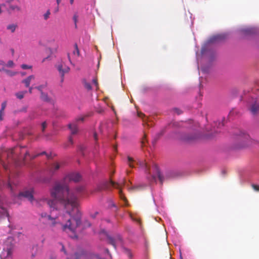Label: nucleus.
Wrapping results in <instances>:
<instances>
[{"instance_id": "nucleus-1", "label": "nucleus", "mask_w": 259, "mask_h": 259, "mask_svg": "<svg viewBox=\"0 0 259 259\" xmlns=\"http://www.w3.org/2000/svg\"><path fill=\"white\" fill-rule=\"evenodd\" d=\"M83 190V187L79 186L70 190L67 186L56 184L51 190V195L54 199H45L44 200L51 208L55 207L56 201L59 202L64 206L66 214L53 217L51 214L43 212L40 214L39 221H41V219L51 221V227L59 225L61 230L70 237L77 239V229L81 223V213L78 209V198Z\"/></svg>"}, {"instance_id": "nucleus-2", "label": "nucleus", "mask_w": 259, "mask_h": 259, "mask_svg": "<svg viewBox=\"0 0 259 259\" xmlns=\"http://www.w3.org/2000/svg\"><path fill=\"white\" fill-rule=\"evenodd\" d=\"M23 147H15L13 149H9L7 151H5L3 153L2 157L0 158V160L1 161L2 164L3 165L4 168L5 169H8V166L6 165L5 162L4 161V157H6L7 158L8 162H12L15 161V159L16 157L17 152L18 149H20L21 148H23Z\"/></svg>"}, {"instance_id": "nucleus-3", "label": "nucleus", "mask_w": 259, "mask_h": 259, "mask_svg": "<svg viewBox=\"0 0 259 259\" xmlns=\"http://www.w3.org/2000/svg\"><path fill=\"white\" fill-rule=\"evenodd\" d=\"M14 247L13 239L9 237L4 243V247L2 255L6 258H11L12 256Z\"/></svg>"}, {"instance_id": "nucleus-4", "label": "nucleus", "mask_w": 259, "mask_h": 259, "mask_svg": "<svg viewBox=\"0 0 259 259\" xmlns=\"http://www.w3.org/2000/svg\"><path fill=\"white\" fill-rule=\"evenodd\" d=\"M136 163L140 167L143 168L146 172H148L149 166L147 163L144 161L139 159L135 160L130 156H127V164L131 168L135 167L134 163Z\"/></svg>"}, {"instance_id": "nucleus-5", "label": "nucleus", "mask_w": 259, "mask_h": 259, "mask_svg": "<svg viewBox=\"0 0 259 259\" xmlns=\"http://www.w3.org/2000/svg\"><path fill=\"white\" fill-rule=\"evenodd\" d=\"M88 116V115L80 116L76 118L75 120L72 123L68 124V126L71 131V134L75 135L78 132L77 122H83L86 117Z\"/></svg>"}, {"instance_id": "nucleus-6", "label": "nucleus", "mask_w": 259, "mask_h": 259, "mask_svg": "<svg viewBox=\"0 0 259 259\" xmlns=\"http://www.w3.org/2000/svg\"><path fill=\"white\" fill-rule=\"evenodd\" d=\"M34 190L33 188H30L28 189H25L23 191L19 193L18 197H22L27 199L31 202L34 200L33 198Z\"/></svg>"}, {"instance_id": "nucleus-7", "label": "nucleus", "mask_w": 259, "mask_h": 259, "mask_svg": "<svg viewBox=\"0 0 259 259\" xmlns=\"http://www.w3.org/2000/svg\"><path fill=\"white\" fill-rule=\"evenodd\" d=\"M56 68L58 70V71L59 72V74L61 75V81L63 82L64 81V75L66 73H67L70 71V68L66 66L64 63H59L56 65Z\"/></svg>"}, {"instance_id": "nucleus-8", "label": "nucleus", "mask_w": 259, "mask_h": 259, "mask_svg": "<svg viewBox=\"0 0 259 259\" xmlns=\"http://www.w3.org/2000/svg\"><path fill=\"white\" fill-rule=\"evenodd\" d=\"M64 163L62 161H55L50 164L49 167V171L50 174H56L64 165Z\"/></svg>"}, {"instance_id": "nucleus-9", "label": "nucleus", "mask_w": 259, "mask_h": 259, "mask_svg": "<svg viewBox=\"0 0 259 259\" xmlns=\"http://www.w3.org/2000/svg\"><path fill=\"white\" fill-rule=\"evenodd\" d=\"M7 200L4 195L0 194V213L2 216L6 215L9 217V214L7 209L4 207V205L6 203Z\"/></svg>"}, {"instance_id": "nucleus-10", "label": "nucleus", "mask_w": 259, "mask_h": 259, "mask_svg": "<svg viewBox=\"0 0 259 259\" xmlns=\"http://www.w3.org/2000/svg\"><path fill=\"white\" fill-rule=\"evenodd\" d=\"M65 181L79 182L81 180V176L77 172H72L68 174L65 178Z\"/></svg>"}, {"instance_id": "nucleus-11", "label": "nucleus", "mask_w": 259, "mask_h": 259, "mask_svg": "<svg viewBox=\"0 0 259 259\" xmlns=\"http://www.w3.org/2000/svg\"><path fill=\"white\" fill-rule=\"evenodd\" d=\"M100 235L102 239H106L108 243L113 245V239L112 236H110L108 232L105 230H103L100 232Z\"/></svg>"}, {"instance_id": "nucleus-12", "label": "nucleus", "mask_w": 259, "mask_h": 259, "mask_svg": "<svg viewBox=\"0 0 259 259\" xmlns=\"http://www.w3.org/2000/svg\"><path fill=\"white\" fill-rule=\"evenodd\" d=\"M114 189L116 188L118 190V193L119 195V197L121 199L123 200V201L125 203V204L126 205L127 199H126V198L125 197L124 195L122 194V191L121 190V188L122 187V184H119L116 183L114 182Z\"/></svg>"}, {"instance_id": "nucleus-13", "label": "nucleus", "mask_w": 259, "mask_h": 259, "mask_svg": "<svg viewBox=\"0 0 259 259\" xmlns=\"http://www.w3.org/2000/svg\"><path fill=\"white\" fill-rule=\"evenodd\" d=\"M113 185V181L112 179H110L109 182L106 181L104 182L101 185L100 190H108L110 189V188Z\"/></svg>"}, {"instance_id": "nucleus-14", "label": "nucleus", "mask_w": 259, "mask_h": 259, "mask_svg": "<svg viewBox=\"0 0 259 259\" xmlns=\"http://www.w3.org/2000/svg\"><path fill=\"white\" fill-rule=\"evenodd\" d=\"M34 78L35 76L33 75H29L25 79L22 80V83H24L26 88H28L29 87L31 80H34Z\"/></svg>"}, {"instance_id": "nucleus-15", "label": "nucleus", "mask_w": 259, "mask_h": 259, "mask_svg": "<svg viewBox=\"0 0 259 259\" xmlns=\"http://www.w3.org/2000/svg\"><path fill=\"white\" fill-rule=\"evenodd\" d=\"M122 252L128 257L129 259L133 258L134 254L132 251L130 249L124 247L122 248Z\"/></svg>"}, {"instance_id": "nucleus-16", "label": "nucleus", "mask_w": 259, "mask_h": 259, "mask_svg": "<svg viewBox=\"0 0 259 259\" xmlns=\"http://www.w3.org/2000/svg\"><path fill=\"white\" fill-rule=\"evenodd\" d=\"M250 111L252 114H256L259 111V105L256 104L252 105L250 107Z\"/></svg>"}, {"instance_id": "nucleus-17", "label": "nucleus", "mask_w": 259, "mask_h": 259, "mask_svg": "<svg viewBox=\"0 0 259 259\" xmlns=\"http://www.w3.org/2000/svg\"><path fill=\"white\" fill-rule=\"evenodd\" d=\"M9 10L12 12H20L21 10L20 7L17 5H9Z\"/></svg>"}, {"instance_id": "nucleus-18", "label": "nucleus", "mask_w": 259, "mask_h": 259, "mask_svg": "<svg viewBox=\"0 0 259 259\" xmlns=\"http://www.w3.org/2000/svg\"><path fill=\"white\" fill-rule=\"evenodd\" d=\"M1 65L8 68H13L15 66V63L12 60H9L7 64H5L4 62H1Z\"/></svg>"}, {"instance_id": "nucleus-19", "label": "nucleus", "mask_w": 259, "mask_h": 259, "mask_svg": "<svg viewBox=\"0 0 259 259\" xmlns=\"http://www.w3.org/2000/svg\"><path fill=\"white\" fill-rule=\"evenodd\" d=\"M0 71L5 72L7 75H8L10 76H13L17 74V72H16L6 69L4 68H2L1 69H0Z\"/></svg>"}, {"instance_id": "nucleus-20", "label": "nucleus", "mask_w": 259, "mask_h": 259, "mask_svg": "<svg viewBox=\"0 0 259 259\" xmlns=\"http://www.w3.org/2000/svg\"><path fill=\"white\" fill-rule=\"evenodd\" d=\"M4 186L9 189H10L12 191H13V187L9 182L5 184L3 181L0 180V189H2L3 187Z\"/></svg>"}, {"instance_id": "nucleus-21", "label": "nucleus", "mask_w": 259, "mask_h": 259, "mask_svg": "<svg viewBox=\"0 0 259 259\" xmlns=\"http://www.w3.org/2000/svg\"><path fill=\"white\" fill-rule=\"evenodd\" d=\"M40 98L45 102H51V99L48 97V95L45 93H42V94H41Z\"/></svg>"}, {"instance_id": "nucleus-22", "label": "nucleus", "mask_w": 259, "mask_h": 259, "mask_svg": "<svg viewBox=\"0 0 259 259\" xmlns=\"http://www.w3.org/2000/svg\"><path fill=\"white\" fill-rule=\"evenodd\" d=\"M17 25L15 24H9L7 26V29L13 33L15 31Z\"/></svg>"}, {"instance_id": "nucleus-23", "label": "nucleus", "mask_w": 259, "mask_h": 259, "mask_svg": "<svg viewBox=\"0 0 259 259\" xmlns=\"http://www.w3.org/2000/svg\"><path fill=\"white\" fill-rule=\"evenodd\" d=\"M7 103L6 102H4L2 104L1 109L0 110V120H3V115L4 114V111L6 107Z\"/></svg>"}, {"instance_id": "nucleus-24", "label": "nucleus", "mask_w": 259, "mask_h": 259, "mask_svg": "<svg viewBox=\"0 0 259 259\" xmlns=\"http://www.w3.org/2000/svg\"><path fill=\"white\" fill-rule=\"evenodd\" d=\"M26 93V91L19 92L16 93L15 95L19 99H22L24 98V95Z\"/></svg>"}, {"instance_id": "nucleus-25", "label": "nucleus", "mask_w": 259, "mask_h": 259, "mask_svg": "<svg viewBox=\"0 0 259 259\" xmlns=\"http://www.w3.org/2000/svg\"><path fill=\"white\" fill-rule=\"evenodd\" d=\"M84 88L88 91L91 90L92 89V85L90 82H88L85 80L83 81Z\"/></svg>"}, {"instance_id": "nucleus-26", "label": "nucleus", "mask_w": 259, "mask_h": 259, "mask_svg": "<svg viewBox=\"0 0 259 259\" xmlns=\"http://www.w3.org/2000/svg\"><path fill=\"white\" fill-rule=\"evenodd\" d=\"M27 106H23L22 108H21V109H18V110H16L14 111V113L15 114H17V113H20V112H27Z\"/></svg>"}, {"instance_id": "nucleus-27", "label": "nucleus", "mask_w": 259, "mask_h": 259, "mask_svg": "<svg viewBox=\"0 0 259 259\" xmlns=\"http://www.w3.org/2000/svg\"><path fill=\"white\" fill-rule=\"evenodd\" d=\"M46 87H47V84H42V85L37 86V87H35V88L40 92V94H42V93H44L43 89L46 88Z\"/></svg>"}, {"instance_id": "nucleus-28", "label": "nucleus", "mask_w": 259, "mask_h": 259, "mask_svg": "<svg viewBox=\"0 0 259 259\" xmlns=\"http://www.w3.org/2000/svg\"><path fill=\"white\" fill-rule=\"evenodd\" d=\"M50 15H51L50 10H48L47 11V12H46V13H45L43 15L44 20H47L49 18Z\"/></svg>"}, {"instance_id": "nucleus-29", "label": "nucleus", "mask_w": 259, "mask_h": 259, "mask_svg": "<svg viewBox=\"0 0 259 259\" xmlns=\"http://www.w3.org/2000/svg\"><path fill=\"white\" fill-rule=\"evenodd\" d=\"M92 82H93V84L94 87L95 88L96 90H98L99 89V84L98 83L97 79L96 78H94L92 80Z\"/></svg>"}, {"instance_id": "nucleus-30", "label": "nucleus", "mask_w": 259, "mask_h": 259, "mask_svg": "<svg viewBox=\"0 0 259 259\" xmlns=\"http://www.w3.org/2000/svg\"><path fill=\"white\" fill-rule=\"evenodd\" d=\"M74 48H75V50L73 51V54L74 55H76H76L77 56H79V49L78 48L77 45L76 44H75L74 45Z\"/></svg>"}, {"instance_id": "nucleus-31", "label": "nucleus", "mask_w": 259, "mask_h": 259, "mask_svg": "<svg viewBox=\"0 0 259 259\" xmlns=\"http://www.w3.org/2000/svg\"><path fill=\"white\" fill-rule=\"evenodd\" d=\"M157 177L159 181L162 184L163 181V178L159 171H157Z\"/></svg>"}, {"instance_id": "nucleus-32", "label": "nucleus", "mask_w": 259, "mask_h": 259, "mask_svg": "<svg viewBox=\"0 0 259 259\" xmlns=\"http://www.w3.org/2000/svg\"><path fill=\"white\" fill-rule=\"evenodd\" d=\"M78 15L76 14H75L73 17V20L74 21L75 24V27H77V22Z\"/></svg>"}, {"instance_id": "nucleus-33", "label": "nucleus", "mask_w": 259, "mask_h": 259, "mask_svg": "<svg viewBox=\"0 0 259 259\" xmlns=\"http://www.w3.org/2000/svg\"><path fill=\"white\" fill-rule=\"evenodd\" d=\"M21 67L23 69H28L32 68V66L28 65H26V64H22L21 65Z\"/></svg>"}, {"instance_id": "nucleus-34", "label": "nucleus", "mask_w": 259, "mask_h": 259, "mask_svg": "<svg viewBox=\"0 0 259 259\" xmlns=\"http://www.w3.org/2000/svg\"><path fill=\"white\" fill-rule=\"evenodd\" d=\"M47 124L46 121L43 122L41 123V131L42 132H44L46 128L47 127Z\"/></svg>"}, {"instance_id": "nucleus-35", "label": "nucleus", "mask_w": 259, "mask_h": 259, "mask_svg": "<svg viewBox=\"0 0 259 259\" xmlns=\"http://www.w3.org/2000/svg\"><path fill=\"white\" fill-rule=\"evenodd\" d=\"M221 38H222V36L221 35L214 36L213 38H212V39H211L212 40L211 41H215V40H218L220 39Z\"/></svg>"}, {"instance_id": "nucleus-36", "label": "nucleus", "mask_w": 259, "mask_h": 259, "mask_svg": "<svg viewBox=\"0 0 259 259\" xmlns=\"http://www.w3.org/2000/svg\"><path fill=\"white\" fill-rule=\"evenodd\" d=\"M251 187L254 190H255L256 191H259V185L252 184Z\"/></svg>"}, {"instance_id": "nucleus-37", "label": "nucleus", "mask_w": 259, "mask_h": 259, "mask_svg": "<svg viewBox=\"0 0 259 259\" xmlns=\"http://www.w3.org/2000/svg\"><path fill=\"white\" fill-rule=\"evenodd\" d=\"M57 254L54 253H52L50 255L49 259H57Z\"/></svg>"}, {"instance_id": "nucleus-38", "label": "nucleus", "mask_w": 259, "mask_h": 259, "mask_svg": "<svg viewBox=\"0 0 259 259\" xmlns=\"http://www.w3.org/2000/svg\"><path fill=\"white\" fill-rule=\"evenodd\" d=\"M59 244L61 246V248L60 249L61 251L63 252L65 254H66V251L65 249L64 245L61 243H60Z\"/></svg>"}, {"instance_id": "nucleus-39", "label": "nucleus", "mask_w": 259, "mask_h": 259, "mask_svg": "<svg viewBox=\"0 0 259 259\" xmlns=\"http://www.w3.org/2000/svg\"><path fill=\"white\" fill-rule=\"evenodd\" d=\"M148 179H149V181L151 182H154L156 181V176H151V178H148Z\"/></svg>"}, {"instance_id": "nucleus-40", "label": "nucleus", "mask_w": 259, "mask_h": 259, "mask_svg": "<svg viewBox=\"0 0 259 259\" xmlns=\"http://www.w3.org/2000/svg\"><path fill=\"white\" fill-rule=\"evenodd\" d=\"M74 259H80L81 254L79 253H75L74 255Z\"/></svg>"}, {"instance_id": "nucleus-41", "label": "nucleus", "mask_w": 259, "mask_h": 259, "mask_svg": "<svg viewBox=\"0 0 259 259\" xmlns=\"http://www.w3.org/2000/svg\"><path fill=\"white\" fill-rule=\"evenodd\" d=\"M104 127H106V124H105V123H102L101 124L100 126V131L101 132H103V128H104Z\"/></svg>"}, {"instance_id": "nucleus-42", "label": "nucleus", "mask_w": 259, "mask_h": 259, "mask_svg": "<svg viewBox=\"0 0 259 259\" xmlns=\"http://www.w3.org/2000/svg\"><path fill=\"white\" fill-rule=\"evenodd\" d=\"M175 112H176L178 115H179V114H181V113H182V111H181L180 110H179V109H177V108L175 109Z\"/></svg>"}, {"instance_id": "nucleus-43", "label": "nucleus", "mask_w": 259, "mask_h": 259, "mask_svg": "<svg viewBox=\"0 0 259 259\" xmlns=\"http://www.w3.org/2000/svg\"><path fill=\"white\" fill-rule=\"evenodd\" d=\"M138 115L139 117H141L142 118H143V117L145 116V115L143 113H141V112H138Z\"/></svg>"}, {"instance_id": "nucleus-44", "label": "nucleus", "mask_w": 259, "mask_h": 259, "mask_svg": "<svg viewBox=\"0 0 259 259\" xmlns=\"http://www.w3.org/2000/svg\"><path fill=\"white\" fill-rule=\"evenodd\" d=\"M145 142H146L145 135H144V137L143 138V139H142V140L141 141L142 145L143 146L144 145Z\"/></svg>"}, {"instance_id": "nucleus-45", "label": "nucleus", "mask_w": 259, "mask_h": 259, "mask_svg": "<svg viewBox=\"0 0 259 259\" xmlns=\"http://www.w3.org/2000/svg\"><path fill=\"white\" fill-rule=\"evenodd\" d=\"M224 126V123L223 122H219V123H218V127H221L222 126Z\"/></svg>"}, {"instance_id": "nucleus-46", "label": "nucleus", "mask_w": 259, "mask_h": 259, "mask_svg": "<svg viewBox=\"0 0 259 259\" xmlns=\"http://www.w3.org/2000/svg\"><path fill=\"white\" fill-rule=\"evenodd\" d=\"M68 142L69 143H70V144H73V139L71 137H69V139H68Z\"/></svg>"}, {"instance_id": "nucleus-47", "label": "nucleus", "mask_w": 259, "mask_h": 259, "mask_svg": "<svg viewBox=\"0 0 259 259\" xmlns=\"http://www.w3.org/2000/svg\"><path fill=\"white\" fill-rule=\"evenodd\" d=\"M94 138L95 141H97V140H98L97 134L96 132L94 133Z\"/></svg>"}, {"instance_id": "nucleus-48", "label": "nucleus", "mask_w": 259, "mask_h": 259, "mask_svg": "<svg viewBox=\"0 0 259 259\" xmlns=\"http://www.w3.org/2000/svg\"><path fill=\"white\" fill-rule=\"evenodd\" d=\"M67 57H68V60L70 62V63L71 64H72V61L71 60V58H70V54L69 53L67 54Z\"/></svg>"}, {"instance_id": "nucleus-49", "label": "nucleus", "mask_w": 259, "mask_h": 259, "mask_svg": "<svg viewBox=\"0 0 259 259\" xmlns=\"http://www.w3.org/2000/svg\"><path fill=\"white\" fill-rule=\"evenodd\" d=\"M14 0H7L6 1V3L9 4V5L11 4V3Z\"/></svg>"}, {"instance_id": "nucleus-50", "label": "nucleus", "mask_w": 259, "mask_h": 259, "mask_svg": "<svg viewBox=\"0 0 259 259\" xmlns=\"http://www.w3.org/2000/svg\"><path fill=\"white\" fill-rule=\"evenodd\" d=\"M5 4H2L0 5V14L2 13V9H1V7H5Z\"/></svg>"}, {"instance_id": "nucleus-51", "label": "nucleus", "mask_w": 259, "mask_h": 259, "mask_svg": "<svg viewBox=\"0 0 259 259\" xmlns=\"http://www.w3.org/2000/svg\"><path fill=\"white\" fill-rule=\"evenodd\" d=\"M32 89H32V87H29V93L30 94H31V93H32Z\"/></svg>"}, {"instance_id": "nucleus-52", "label": "nucleus", "mask_w": 259, "mask_h": 259, "mask_svg": "<svg viewBox=\"0 0 259 259\" xmlns=\"http://www.w3.org/2000/svg\"><path fill=\"white\" fill-rule=\"evenodd\" d=\"M30 118L31 119H32V118H34V117L33 116V113H32L30 115Z\"/></svg>"}, {"instance_id": "nucleus-53", "label": "nucleus", "mask_w": 259, "mask_h": 259, "mask_svg": "<svg viewBox=\"0 0 259 259\" xmlns=\"http://www.w3.org/2000/svg\"><path fill=\"white\" fill-rule=\"evenodd\" d=\"M58 11H59V7L58 6L57 8L55 10V13H57L58 12Z\"/></svg>"}, {"instance_id": "nucleus-54", "label": "nucleus", "mask_w": 259, "mask_h": 259, "mask_svg": "<svg viewBox=\"0 0 259 259\" xmlns=\"http://www.w3.org/2000/svg\"><path fill=\"white\" fill-rule=\"evenodd\" d=\"M11 53H12V55H13L14 54V52H15L14 49H11Z\"/></svg>"}, {"instance_id": "nucleus-55", "label": "nucleus", "mask_w": 259, "mask_h": 259, "mask_svg": "<svg viewBox=\"0 0 259 259\" xmlns=\"http://www.w3.org/2000/svg\"><path fill=\"white\" fill-rule=\"evenodd\" d=\"M56 2L57 3V5L58 6L60 4V3H61V0H56Z\"/></svg>"}, {"instance_id": "nucleus-56", "label": "nucleus", "mask_w": 259, "mask_h": 259, "mask_svg": "<svg viewBox=\"0 0 259 259\" xmlns=\"http://www.w3.org/2000/svg\"><path fill=\"white\" fill-rule=\"evenodd\" d=\"M97 112L99 113H101L103 112V110L102 109L98 110H97Z\"/></svg>"}, {"instance_id": "nucleus-57", "label": "nucleus", "mask_w": 259, "mask_h": 259, "mask_svg": "<svg viewBox=\"0 0 259 259\" xmlns=\"http://www.w3.org/2000/svg\"><path fill=\"white\" fill-rule=\"evenodd\" d=\"M74 0H70V3L72 5L73 4Z\"/></svg>"}, {"instance_id": "nucleus-58", "label": "nucleus", "mask_w": 259, "mask_h": 259, "mask_svg": "<svg viewBox=\"0 0 259 259\" xmlns=\"http://www.w3.org/2000/svg\"><path fill=\"white\" fill-rule=\"evenodd\" d=\"M28 154H29V153H28V152H25V157H26V156L27 155H28Z\"/></svg>"}, {"instance_id": "nucleus-59", "label": "nucleus", "mask_w": 259, "mask_h": 259, "mask_svg": "<svg viewBox=\"0 0 259 259\" xmlns=\"http://www.w3.org/2000/svg\"><path fill=\"white\" fill-rule=\"evenodd\" d=\"M114 152H115L116 150V145L114 144Z\"/></svg>"}, {"instance_id": "nucleus-60", "label": "nucleus", "mask_w": 259, "mask_h": 259, "mask_svg": "<svg viewBox=\"0 0 259 259\" xmlns=\"http://www.w3.org/2000/svg\"><path fill=\"white\" fill-rule=\"evenodd\" d=\"M244 137H245V139H247V138H248V135H244Z\"/></svg>"}, {"instance_id": "nucleus-61", "label": "nucleus", "mask_w": 259, "mask_h": 259, "mask_svg": "<svg viewBox=\"0 0 259 259\" xmlns=\"http://www.w3.org/2000/svg\"><path fill=\"white\" fill-rule=\"evenodd\" d=\"M106 252H107V253H109V250H108V249H106Z\"/></svg>"}, {"instance_id": "nucleus-62", "label": "nucleus", "mask_w": 259, "mask_h": 259, "mask_svg": "<svg viewBox=\"0 0 259 259\" xmlns=\"http://www.w3.org/2000/svg\"><path fill=\"white\" fill-rule=\"evenodd\" d=\"M126 172H127V174H128V173H130V171L126 170Z\"/></svg>"}, {"instance_id": "nucleus-63", "label": "nucleus", "mask_w": 259, "mask_h": 259, "mask_svg": "<svg viewBox=\"0 0 259 259\" xmlns=\"http://www.w3.org/2000/svg\"><path fill=\"white\" fill-rule=\"evenodd\" d=\"M88 226L89 227V226H91V224H89L88 225Z\"/></svg>"}, {"instance_id": "nucleus-64", "label": "nucleus", "mask_w": 259, "mask_h": 259, "mask_svg": "<svg viewBox=\"0 0 259 259\" xmlns=\"http://www.w3.org/2000/svg\"><path fill=\"white\" fill-rule=\"evenodd\" d=\"M180 259H182V256H180Z\"/></svg>"}]
</instances>
